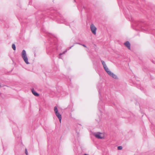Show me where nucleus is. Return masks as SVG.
Listing matches in <instances>:
<instances>
[{"label":"nucleus","mask_w":155,"mask_h":155,"mask_svg":"<svg viewBox=\"0 0 155 155\" xmlns=\"http://www.w3.org/2000/svg\"><path fill=\"white\" fill-rule=\"evenodd\" d=\"M57 15L58 18H57V20L58 22L60 23H64L65 25H68V23L65 19L63 17L62 15L60 13H57Z\"/></svg>","instance_id":"f257e3e1"},{"label":"nucleus","mask_w":155,"mask_h":155,"mask_svg":"<svg viewBox=\"0 0 155 155\" xmlns=\"http://www.w3.org/2000/svg\"><path fill=\"white\" fill-rule=\"evenodd\" d=\"M21 56L24 61L27 64H29V63L28 62V59L26 55V51L25 50H23L22 51Z\"/></svg>","instance_id":"f03ea898"},{"label":"nucleus","mask_w":155,"mask_h":155,"mask_svg":"<svg viewBox=\"0 0 155 155\" xmlns=\"http://www.w3.org/2000/svg\"><path fill=\"white\" fill-rule=\"evenodd\" d=\"M54 110L56 115L58 118L60 122H61V115L59 112L57 107L56 106L54 107Z\"/></svg>","instance_id":"7ed1b4c3"},{"label":"nucleus","mask_w":155,"mask_h":155,"mask_svg":"<svg viewBox=\"0 0 155 155\" xmlns=\"http://www.w3.org/2000/svg\"><path fill=\"white\" fill-rule=\"evenodd\" d=\"M90 28L92 33L94 35L96 34L97 28L93 24L90 25Z\"/></svg>","instance_id":"20e7f679"},{"label":"nucleus","mask_w":155,"mask_h":155,"mask_svg":"<svg viewBox=\"0 0 155 155\" xmlns=\"http://www.w3.org/2000/svg\"><path fill=\"white\" fill-rule=\"evenodd\" d=\"M101 133L97 132L94 133V135L96 138L98 139H102L103 137L101 136Z\"/></svg>","instance_id":"39448f33"},{"label":"nucleus","mask_w":155,"mask_h":155,"mask_svg":"<svg viewBox=\"0 0 155 155\" xmlns=\"http://www.w3.org/2000/svg\"><path fill=\"white\" fill-rule=\"evenodd\" d=\"M125 45L129 50L130 49V44L128 41H126L124 44Z\"/></svg>","instance_id":"423d86ee"},{"label":"nucleus","mask_w":155,"mask_h":155,"mask_svg":"<svg viewBox=\"0 0 155 155\" xmlns=\"http://www.w3.org/2000/svg\"><path fill=\"white\" fill-rule=\"evenodd\" d=\"M109 75H110V76L112 77V78H114L115 79H118V78L117 77V76L114 74L113 73H112V72H111L110 74H109Z\"/></svg>","instance_id":"0eeeda50"},{"label":"nucleus","mask_w":155,"mask_h":155,"mask_svg":"<svg viewBox=\"0 0 155 155\" xmlns=\"http://www.w3.org/2000/svg\"><path fill=\"white\" fill-rule=\"evenodd\" d=\"M31 92L32 94L35 96L38 97L39 96V94L35 91L33 88L31 89Z\"/></svg>","instance_id":"6e6552de"},{"label":"nucleus","mask_w":155,"mask_h":155,"mask_svg":"<svg viewBox=\"0 0 155 155\" xmlns=\"http://www.w3.org/2000/svg\"><path fill=\"white\" fill-rule=\"evenodd\" d=\"M105 71L107 72V73L109 75L110 74L111 71H109V69L107 67V66L104 68Z\"/></svg>","instance_id":"1a4fd4ad"},{"label":"nucleus","mask_w":155,"mask_h":155,"mask_svg":"<svg viewBox=\"0 0 155 155\" xmlns=\"http://www.w3.org/2000/svg\"><path fill=\"white\" fill-rule=\"evenodd\" d=\"M101 102L100 101L99 103L98 104V107L99 108H103V104L101 105Z\"/></svg>","instance_id":"9d476101"},{"label":"nucleus","mask_w":155,"mask_h":155,"mask_svg":"<svg viewBox=\"0 0 155 155\" xmlns=\"http://www.w3.org/2000/svg\"><path fill=\"white\" fill-rule=\"evenodd\" d=\"M101 62L104 68L107 66L105 62L104 61H103V60H101Z\"/></svg>","instance_id":"9b49d317"},{"label":"nucleus","mask_w":155,"mask_h":155,"mask_svg":"<svg viewBox=\"0 0 155 155\" xmlns=\"http://www.w3.org/2000/svg\"><path fill=\"white\" fill-rule=\"evenodd\" d=\"M75 44H78L80 45H82V44H81V43H74L73 45H72V46H71L69 48V49L68 50L71 48L72 47H73L74 46V45Z\"/></svg>","instance_id":"f8f14e48"},{"label":"nucleus","mask_w":155,"mask_h":155,"mask_svg":"<svg viewBox=\"0 0 155 155\" xmlns=\"http://www.w3.org/2000/svg\"><path fill=\"white\" fill-rule=\"evenodd\" d=\"M12 48L14 50H16V46L15 44H13L12 45Z\"/></svg>","instance_id":"ddd939ff"},{"label":"nucleus","mask_w":155,"mask_h":155,"mask_svg":"<svg viewBox=\"0 0 155 155\" xmlns=\"http://www.w3.org/2000/svg\"><path fill=\"white\" fill-rule=\"evenodd\" d=\"M122 149V147L121 146H119L117 147V149L118 150H121Z\"/></svg>","instance_id":"4468645a"},{"label":"nucleus","mask_w":155,"mask_h":155,"mask_svg":"<svg viewBox=\"0 0 155 155\" xmlns=\"http://www.w3.org/2000/svg\"><path fill=\"white\" fill-rule=\"evenodd\" d=\"M25 153L26 154V155H28V152L27 150L26 149H25Z\"/></svg>","instance_id":"2eb2a0df"},{"label":"nucleus","mask_w":155,"mask_h":155,"mask_svg":"<svg viewBox=\"0 0 155 155\" xmlns=\"http://www.w3.org/2000/svg\"><path fill=\"white\" fill-rule=\"evenodd\" d=\"M81 45L84 46V47L86 48H87V46H86V45H85L84 44H82V45Z\"/></svg>","instance_id":"dca6fc26"},{"label":"nucleus","mask_w":155,"mask_h":155,"mask_svg":"<svg viewBox=\"0 0 155 155\" xmlns=\"http://www.w3.org/2000/svg\"><path fill=\"white\" fill-rule=\"evenodd\" d=\"M2 146H3V148L4 149L5 148V147H6L3 144V142H2Z\"/></svg>","instance_id":"f3484780"},{"label":"nucleus","mask_w":155,"mask_h":155,"mask_svg":"<svg viewBox=\"0 0 155 155\" xmlns=\"http://www.w3.org/2000/svg\"><path fill=\"white\" fill-rule=\"evenodd\" d=\"M53 16H55V17H56V15H55V14H53Z\"/></svg>","instance_id":"a211bd4d"},{"label":"nucleus","mask_w":155,"mask_h":155,"mask_svg":"<svg viewBox=\"0 0 155 155\" xmlns=\"http://www.w3.org/2000/svg\"><path fill=\"white\" fill-rule=\"evenodd\" d=\"M137 26H139V27H140V26H141V25H138Z\"/></svg>","instance_id":"6ab92c4d"},{"label":"nucleus","mask_w":155,"mask_h":155,"mask_svg":"<svg viewBox=\"0 0 155 155\" xmlns=\"http://www.w3.org/2000/svg\"><path fill=\"white\" fill-rule=\"evenodd\" d=\"M84 155H88V154H84Z\"/></svg>","instance_id":"aec40b11"},{"label":"nucleus","mask_w":155,"mask_h":155,"mask_svg":"<svg viewBox=\"0 0 155 155\" xmlns=\"http://www.w3.org/2000/svg\"><path fill=\"white\" fill-rule=\"evenodd\" d=\"M67 51H65L64 52V53L65 52H66Z\"/></svg>","instance_id":"412c9836"}]
</instances>
